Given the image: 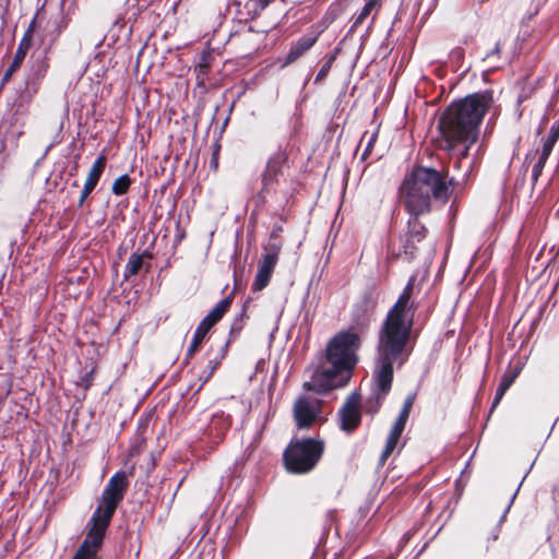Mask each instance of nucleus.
I'll return each mask as SVG.
<instances>
[{
  "label": "nucleus",
  "instance_id": "5",
  "mask_svg": "<svg viewBox=\"0 0 559 559\" xmlns=\"http://www.w3.org/2000/svg\"><path fill=\"white\" fill-rule=\"evenodd\" d=\"M324 452V443L313 438H294L283 453L285 468L290 474L311 472Z\"/></svg>",
  "mask_w": 559,
  "mask_h": 559
},
{
  "label": "nucleus",
  "instance_id": "22",
  "mask_svg": "<svg viewBox=\"0 0 559 559\" xmlns=\"http://www.w3.org/2000/svg\"><path fill=\"white\" fill-rule=\"evenodd\" d=\"M515 381V376L514 374H503L500 379V382H499V385L496 390V393H498V395H504L506 392L509 390V388L513 384V382Z\"/></svg>",
  "mask_w": 559,
  "mask_h": 559
},
{
  "label": "nucleus",
  "instance_id": "16",
  "mask_svg": "<svg viewBox=\"0 0 559 559\" xmlns=\"http://www.w3.org/2000/svg\"><path fill=\"white\" fill-rule=\"evenodd\" d=\"M413 403H414V396H407L404 401V404H403V407L392 427V430L394 431H397L400 433L403 432L404 428H405V425H406V421L408 419V416H409V413H411V408L413 406Z\"/></svg>",
  "mask_w": 559,
  "mask_h": 559
},
{
  "label": "nucleus",
  "instance_id": "6",
  "mask_svg": "<svg viewBox=\"0 0 559 559\" xmlns=\"http://www.w3.org/2000/svg\"><path fill=\"white\" fill-rule=\"evenodd\" d=\"M377 297L372 290L365 292L361 299L358 300L352 310L349 328L346 331H341L336 335H349L356 338L355 345H346L345 349H353V354L357 355L360 347V335L368 332L372 320V314L377 306Z\"/></svg>",
  "mask_w": 559,
  "mask_h": 559
},
{
  "label": "nucleus",
  "instance_id": "9",
  "mask_svg": "<svg viewBox=\"0 0 559 559\" xmlns=\"http://www.w3.org/2000/svg\"><path fill=\"white\" fill-rule=\"evenodd\" d=\"M230 305L231 295L218 301L216 306L203 318L193 333L192 341L187 350V357H191L197 352L207 332L223 318Z\"/></svg>",
  "mask_w": 559,
  "mask_h": 559
},
{
  "label": "nucleus",
  "instance_id": "17",
  "mask_svg": "<svg viewBox=\"0 0 559 559\" xmlns=\"http://www.w3.org/2000/svg\"><path fill=\"white\" fill-rule=\"evenodd\" d=\"M229 426L230 417L228 415H225L224 413L216 414L213 416L210 424V431L212 432L213 430H216L218 438L222 439Z\"/></svg>",
  "mask_w": 559,
  "mask_h": 559
},
{
  "label": "nucleus",
  "instance_id": "24",
  "mask_svg": "<svg viewBox=\"0 0 559 559\" xmlns=\"http://www.w3.org/2000/svg\"><path fill=\"white\" fill-rule=\"evenodd\" d=\"M218 364H219V359H216V358H215V359H211V360H209L207 366H206V368H207L209 370H207L206 376H205V377H204V379H203V383H205V382L211 378L212 373L214 372V370L216 369V367L218 366Z\"/></svg>",
  "mask_w": 559,
  "mask_h": 559
},
{
  "label": "nucleus",
  "instance_id": "28",
  "mask_svg": "<svg viewBox=\"0 0 559 559\" xmlns=\"http://www.w3.org/2000/svg\"><path fill=\"white\" fill-rule=\"evenodd\" d=\"M82 385L84 386L85 390H87L92 385V372L86 373L82 378Z\"/></svg>",
  "mask_w": 559,
  "mask_h": 559
},
{
  "label": "nucleus",
  "instance_id": "26",
  "mask_svg": "<svg viewBox=\"0 0 559 559\" xmlns=\"http://www.w3.org/2000/svg\"><path fill=\"white\" fill-rule=\"evenodd\" d=\"M94 557L82 549H78L72 559H93Z\"/></svg>",
  "mask_w": 559,
  "mask_h": 559
},
{
  "label": "nucleus",
  "instance_id": "19",
  "mask_svg": "<svg viewBox=\"0 0 559 559\" xmlns=\"http://www.w3.org/2000/svg\"><path fill=\"white\" fill-rule=\"evenodd\" d=\"M401 435L402 433L391 429L389 437L386 439L385 448L379 459L380 465H383L385 463V461L388 460V457L391 455V453L393 452V450L395 449V447L399 442Z\"/></svg>",
  "mask_w": 559,
  "mask_h": 559
},
{
  "label": "nucleus",
  "instance_id": "7",
  "mask_svg": "<svg viewBox=\"0 0 559 559\" xmlns=\"http://www.w3.org/2000/svg\"><path fill=\"white\" fill-rule=\"evenodd\" d=\"M112 516L103 513L102 507H97L87 523L86 536L79 549L95 556L97 549L102 546L107 527Z\"/></svg>",
  "mask_w": 559,
  "mask_h": 559
},
{
  "label": "nucleus",
  "instance_id": "2",
  "mask_svg": "<svg viewBox=\"0 0 559 559\" xmlns=\"http://www.w3.org/2000/svg\"><path fill=\"white\" fill-rule=\"evenodd\" d=\"M492 103L490 93L473 94L452 103L439 120L440 146L447 151L457 148L465 156L478 135V124Z\"/></svg>",
  "mask_w": 559,
  "mask_h": 559
},
{
  "label": "nucleus",
  "instance_id": "25",
  "mask_svg": "<svg viewBox=\"0 0 559 559\" xmlns=\"http://www.w3.org/2000/svg\"><path fill=\"white\" fill-rule=\"evenodd\" d=\"M524 479H525V476L523 477L522 481L519 484L516 490L514 491L513 496L511 497V500H510L509 504L507 506L503 514L500 518V523L504 521L506 515L509 512V510H510V508H511V506H512V503H513V501H514V499H515V497H516V495H518V492L520 490V487L522 486V483L524 481Z\"/></svg>",
  "mask_w": 559,
  "mask_h": 559
},
{
  "label": "nucleus",
  "instance_id": "15",
  "mask_svg": "<svg viewBox=\"0 0 559 559\" xmlns=\"http://www.w3.org/2000/svg\"><path fill=\"white\" fill-rule=\"evenodd\" d=\"M150 258H152V253L148 251L131 254L124 267V277L135 275L144 265V260Z\"/></svg>",
  "mask_w": 559,
  "mask_h": 559
},
{
  "label": "nucleus",
  "instance_id": "29",
  "mask_svg": "<svg viewBox=\"0 0 559 559\" xmlns=\"http://www.w3.org/2000/svg\"><path fill=\"white\" fill-rule=\"evenodd\" d=\"M554 145H555L554 141H548L547 140L545 142V144H544V147H543L544 155H549Z\"/></svg>",
  "mask_w": 559,
  "mask_h": 559
},
{
  "label": "nucleus",
  "instance_id": "3",
  "mask_svg": "<svg viewBox=\"0 0 559 559\" xmlns=\"http://www.w3.org/2000/svg\"><path fill=\"white\" fill-rule=\"evenodd\" d=\"M355 340L349 335H334L328 343L323 360L311 370L310 379L304 382V389L317 394H326L346 385L358 357L353 354V349L344 347L355 345Z\"/></svg>",
  "mask_w": 559,
  "mask_h": 559
},
{
  "label": "nucleus",
  "instance_id": "12",
  "mask_svg": "<svg viewBox=\"0 0 559 559\" xmlns=\"http://www.w3.org/2000/svg\"><path fill=\"white\" fill-rule=\"evenodd\" d=\"M277 261L278 248L271 247L269 250L267 247H265V252L262 254L261 260L259 261L258 272L252 283L253 290L260 292L269 285Z\"/></svg>",
  "mask_w": 559,
  "mask_h": 559
},
{
  "label": "nucleus",
  "instance_id": "20",
  "mask_svg": "<svg viewBox=\"0 0 559 559\" xmlns=\"http://www.w3.org/2000/svg\"><path fill=\"white\" fill-rule=\"evenodd\" d=\"M314 43L312 38H304L299 40L296 46H294L290 52L287 56V62L295 61L299 56H301L306 50H308Z\"/></svg>",
  "mask_w": 559,
  "mask_h": 559
},
{
  "label": "nucleus",
  "instance_id": "4",
  "mask_svg": "<svg viewBox=\"0 0 559 559\" xmlns=\"http://www.w3.org/2000/svg\"><path fill=\"white\" fill-rule=\"evenodd\" d=\"M445 186L438 171L418 167L404 180L401 187V201L414 216L426 213L432 198L442 195Z\"/></svg>",
  "mask_w": 559,
  "mask_h": 559
},
{
  "label": "nucleus",
  "instance_id": "8",
  "mask_svg": "<svg viewBox=\"0 0 559 559\" xmlns=\"http://www.w3.org/2000/svg\"><path fill=\"white\" fill-rule=\"evenodd\" d=\"M127 488V473L124 471L116 472L106 484L97 507H102L103 513L114 516L116 509L124 498Z\"/></svg>",
  "mask_w": 559,
  "mask_h": 559
},
{
  "label": "nucleus",
  "instance_id": "33",
  "mask_svg": "<svg viewBox=\"0 0 559 559\" xmlns=\"http://www.w3.org/2000/svg\"><path fill=\"white\" fill-rule=\"evenodd\" d=\"M544 164H539V162L534 167V176L537 177L543 168Z\"/></svg>",
  "mask_w": 559,
  "mask_h": 559
},
{
  "label": "nucleus",
  "instance_id": "11",
  "mask_svg": "<svg viewBox=\"0 0 559 559\" xmlns=\"http://www.w3.org/2000/svg\"><path fill=\"white\" fill-rule=\"evenodd\" d=\"M360 403L361 396L357 391H354L348 395L337 413L341 430L352 432L360 425Z\"/></svg>",
  "mask_w": 559,
  "mask_h": 559
},
{
  "label": "nucleus",
  "instance_id": "30",
  "mask_svg": "<svg viewBox=\"0 0 559 559\" xmlns=\"http://www.w3.org/2000/svg\"><path fill=\"white\" fill-rule=\"evenodd\" d=\"M503 395H498V393L495 394V397L492 400L491 406H490V413L493 412V409L498 406Z\"/></svg>",
  "mask_w": 559,
  "mask_h": 559
},
{
  "label": "nucleus",
  "instance_id": "35",
  "mask_svg": "<svg viewBox=\"0 0 559 559\" xmlns=\"http://www.w3.org/2000/svg\"><path fill=\"white\" fill-rule=\"evenodd\" d=\"M549 155H544L542 152V155L539 157V164H545Z\"/></svg>",
  "mask_w": 559,
  "mask_h": 559
},
{
  "label": "nucleus",
  "instance_id": "36",
  "mask_svg": "<svg viewBox=\"0 0 559 559\" xmlns=\"http://www.w3.org/2000/svg\"><path fill=\"white\" fill-rule=\"evenodd\" d=\"M559 254V247H558V250L556 251L555 255H558Z\"/></svg>",
  "mask_w": 559,
  "mask_h": 559
},
{
  "label": "nucleus",
  "instance_id": "18",
  "mask_svg": "<svg viewBox=\"0 0 559 559\" xmlns=\"http://www.w3.org/2000/svg\"><path fill=\"white\" fill-rule=\"evenodd\" d=\"M425 239V228L417 219L408 222L407 242H421Z\"/></svg>",
  "mask_w": 559,
  "mask_h": 559
},
{
  "label": "nucleus",
  "instance_id": "10",
  "mask_svg": "<svg viewBox=\"0 0 559 559\" xmlns=\"http://www.w3.org/2000/svg\"><path fill=\"white\" fill-rule=\"evenodd\" d=\"M293 414L298 430L310 429L321 414V401L300 396L294 404Z\"/></svg>",
  "mask_w": 559,
  "mask_h": 559
},
{
  "label": "nucleus",
  "instance_id": "21",
  "mask_svg": "<svg viewBox=\"0 0 559 559\" xmlns=\"http://www.w3.org/2000/svg\"><path fill=\"white\" fill-rule=\"evenodd\" d=\"M131 183V179L127 175H122L118 177L111 187V190L115 194L120 195L127 192Z\"/></svg>",
  "mask_w": 559,
  "mask_h": 559
},
{
  "label": "nucleus",
  "instance_id": "1",
  "mask_svg": "<svg viewBox=\"0 0 559 559\" xmlns=\"http://www.w3.org/2000/svg\"><path fill=\"white\" fill-rule=\"evenodd\" d=\"M412 326V319L385 318L383 321L378 333L371 394L365 402V409L368 414H377L390 393L394 366L401 368L408 360Z\"/></svg>",
  "mask_w": 559,
  "mask_h": 559
},
{
  "label": "nucleus",
  "instance_id": "14",
  "mask_svg": "<svg viewBox=\"0 0 559 559\" xmlns=\"http://www.w3.org/2000/svg\"><path fill=\"white\" fill-rule=\"evenodd\" d=\"M105 166H106V158H105V156L102 155L95 160V163L93 164V166L91 167V169L87 174V178L84 183L83 191H82L81 201H83L94 190V188L96 187V185L98 182L100 175L103 174V171L105 169Z\"/></svg>",
  "mask_w": 559,
  "mask_h": 559
},
{
  "label": "nucleus",
  "instance_id": "23",
  "mask_svg": "<svg viewBox=\"0 0 559 559\" xmlns=\"http://www.w3.org/2000/svg\"><path fill=\"white\" fill-rule=\"evenodd\" d=\"M243 317H245L243 310L239 314L236 316V318L234 319V322L231 323V326H230V333L240 332V330L242 329Z\"/></svg>",
  "mask_w": 559,
  "mask_h": 559
},
{
  "label": "nucleus",
  "instance_id": "13",
  "mask_svg": "<svg viewBox=\"0 0 559 559\" xmlns=\"http://www.w3.org/2000/svg\"><path fill=\"white\" fill-rule=\"evenodd\" d=\"M413 292V278L409 280L394 306L389 310L386 318L413 320V314L407 316V307Z\"/></svg>",
  "mask_w": 559,
  "mask_h": 559
},
{
  "label": "nucleus",
  "instance_id": "31",
  "mask_svg": "<svg viewBox=\"0 0 559 559\" xmlns=\"http://www.w3.org/2000/svg\"><path fill=\"white\" fill-rule=\"evenodd\" d=\"M558 138H559V126L557 128L551 129V135L548 141H554V143H556Z\"/></svg>",
  "mask_w": 559,
  "mask_h": 559
},
{
  "label": "nucleus",
  "instance_id": "27",
  "mask_svg": "<svg viewBox=\"0 0 559 559\" xmlns=\"http://www.w3.org/2000/svg\"><path fill=\"white\" fill-rule=\"evenodd\" d=\"M373 5H374V2H372V1L368 2V3L365 5V8L362 9V11H361V13H360V15H359V17H358V19H359V20L365 19V17L370 13V11H371V9L373 8Z\"/></svg>",
  "mask_w": 559,
  "mask_h": 559
},
{
  "label": "nucleus",
  "instance_id": "34",
  "mask_svg": "<svg viewBox=\"0 0 559 559\" xmlns=\"http://www.w3.org/2000/svg\"><path fill=\"white\" fill-rule=\"evenodd\" d=\"M544 164H539V162L534 167V176L537 177L543 168Z\"/></svg>",
  "mask_w": 559,
  "mask_h": 559
},
{
  "label": "nucleus",
  "instance_id": "32",
  "mask_svg": "<svg viewBox=\"0 0 559 559\" xmlns=\"http://www.w3.org/2000/svg\"><path fill=\"white\" fill-rule=\"evenodd\" d=\"M522 370V367L521 366H518L515 367L512 371L510 372H507L506 374H514L515 376V379L519 377L520 372Z\"/></svg>",
  "mask_w": 559,
  "mask_h": 559
}]
</instances>
